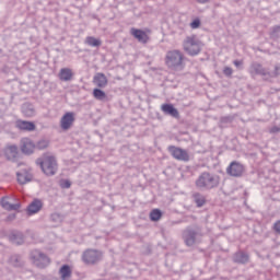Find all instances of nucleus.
Segmentation results:
<instances>
[{
	"mask_svg": "<svg viewBox=\"0 0 280 280\" xmlns=\"http://www.w3.org/2000/svg\"><path fill=\"white\" fill-rule=\"evenodd\" d=\"M162 112L164 115H170L171 117H178V109L174 107L172 104H163L162 105Z\"/></svg>",
	"mask_w": 280,
	"mask_h": 280,
	"instance_id": "obj_23",
	"label": "nucleus"
},
{
	"mask_svg": "<svg viewBox=\"0 0 280 280\" xmlns=\"http://www.w3.org/2000/svg\"><path fill=\"white\" fill-rule=\"evenodd\" d=\"M198 234H199L198 230L187 228L183 232V238H184L186 246H194V244H196V237H198Z\"/></svg>",
	"mask_w": 280,
	"mask_h": 280,
	"instance_id": "obj_10",
	"label": "nucleus"
},
{
	"mask_svg": "<svg viewBox=\"0 0 280 280\" xmlns=\"http://www.w3.org/2000/svg\"><path fill=\"white\" fill-rule=\"evenodd\" d=\"M192 198H194L195 205H197V207H199V208L205 207V205L207 202V198H205L202 194L195 192L192 195Z\"/></svg>",
	"mask_w": 280,
	"mask_h": 280,
	"instance_id": "obj_27",
	"label": "nucleus"
},
{
	"mask_svg": "<svg viewBox=\"0 0 280 280\" xmlns=\"http://www.w3.org/2000/svg\"><path fill=\"white\" fill-rule=\"evenodd\" d=\"M4 155L8 161H14L19 156V147L16 144H7L4 148Z\"/></svg>",
	"mask_w": 280,
	"mask_h": 280,
	"instance_id": "obj_14",
	"label": "nucleus"
},
{
	"mask_svg": "<svg viewBox=\"0 0 280 280\" xmlns=\"http://www.w3.org/2000/svg\"><path fill=\"white\" fill-rule=\"evenodd\" d=\"M8 237L9 242H11V244H15L16 246L25 244V235L23 232L12 231Z\"/></svg>",
	"mask_w": 280,
	"mask_h": 280,
	"instance_id": "obj_12",
	"label": "nucleus"
},
{
	"mask_svg": "<svg viewBox=\"0 0 280 280\" xmlns=\"http://www.w3.org/2000/svg\"><path fill=\"white\" fill-rule=\"evenodd\" d=\"M36 163L46 176H56L58 174V160H56V156L46 153L37 159Z\"/></svg>",
	"mask_w": 280,
	"mask_h": 280,
	"instance_id": "obj_2",
	"label": "nucleus"
},
{
	"mask_svg": "<svg viewBox=\"0 0 280 280\" xmlns=\"http://www.w3.org/2000/svg\"><path fill=\"white\" fill-rule=\"evenodd\" d=\"M93 83L97 85L98 89H106V86H108V79L106 74L100 72L94 75Z\"/></svg>",
	"mask_w": 280,
	"mask_h": 280,
	"instance_id": "obj_19",
	"label": "nucleus"
},
{
	"mask_svg": "<svg viewBox=\"0 0 280 280\" xmlns=\"http://www.w3.org/2000/svg\"><path fill=\"white\" fill-rule=\"evenodd\" d=\"M10 266L13 268H21L23 267V258L19 254H14L9 258Z\"/></svg>",
	"mask_w": 280,
	"mask_h": 280,
	"instance_id": "obj_25",
	"label": "nucleus"
},
{
	"mask_svg": "<svg viewBox=\"0 0 280 280\" xmlns=\"http://www.w3.org/2000/svg\"><path fill=\"white\" fill-rule=\"evenodd\" d=\"M59 275L61 280L71 279V267H69V265L61 266L59 269Z\"/></svg>",
	"mask_w": 280,
	"mask_h": 280,
	"instance_id": "obj_26",
	"label": "nucleus"
},
{
	"mask_svg": "<svg viewBox=\"0 0 280 280\" xmlns=\"http://www.w3.org/2000/svg\"><path fill=\"white\" fill-rule=\"evenodd\" d=\"M223 73H224V75H226V78H231V77L233 75V68H231V67H225V68L223 69Z\"/></svg>",
	"mask_w": 280,
	"mask_h": 280,
	"instance_id": "obj_33",
	"label": "nucleus"
},
{
	"mask_svg": "<svg viewBox=\"0 0 280 280\" xmlns=\"http://www.w3.org/2000/svg\"><path fill=\"white\" fill-rule=\"evenodd\" d=\"M16 177H18V183H20V185H27V183H32V173H30V171L27 170H22L20 172L16 173Z\"/></svg>",
	"mask_w": 280,
	"mask_h": 280,
	"instance_id": "obj_18",
	"label": "nucleus"
},
{
	"mask_svg": "<svg viewBox=\"0 0 280 280\" xmlns=\"http://www.w3.org/2000/svg\"><path fill=\"white\" fill-rule=\"evenodd\" d=\"M185 55L180 50H168L166 52L165 62L168 69H183Z\"/></svg>",
	"mask_w": 280,
	"mask_h": 280,
	"instance_id": "obj_3",
	"label": "nucleus"
},
{
	"mask_svg": "<svg viewBox=\"0 0 280 280\" xmlns=\"http://www.w3.org/2000/svg\"><path fill=\"white\" fill-rule=\"evenodd\" d=\"M279 32H280V26H275L272 28V36H275V34H279Z\"/></svg>",
	"mask_w": 280,
	"mask_h": 280,
	"instance_id": "obj_38",
	"label": "nucleus"
},
{
	"mask_svg": "<svg viewBox=\"0 0 280 280\" xmlns=\"http://www.w3.org/2000/svg\"><path fill=\"white\" fill-rule=\"evenodd\" d=\"M250 259V256L246 252H236L233 255V261L234 264H248V260Z\"/></svg>",
	"mask_w": 280,
	"mask_h": 280,
	"instance_id": "obj_21",
	"label": "nucleus"
},
{
	"mask_svg": "<svg viewBox=\"0 0 280 280\" xmlns=\"http://www.w3.org/2000/svg\"><path fill=\"white\" fill-rule=\"evenodd\" d=\"M184 51L189 56H198L201 51L200 40L196 36H188L184 40Z\"/></svg>",
	"mask_w": 280,
	"mask_h": 280,
	"instance_id": "obj_5",
	"label": "nucleus"
},
{
	"mask_svg": "<svg viewBox=\"0 0 280 280\" xmlns=\"http://www.w3.org/2000/svg\"><path fill=\"white\" fill-rule=\"evenodd\" d=\"M82 259L84 264L93 266L98 261H102V252L96 249H88L82 254Z\"/></svg>",
	"mask_w": 280,
	"mask_h": 280,
	"instance_id": "obj_6",
	"label": "nucleus"
},
{
	"mask_svg": "<svg viewBox=\"0 0 280 280\" xmlns=\"http://www.w3.org/2000/svg\"><path fill=\"white\" fill-rule=\"evenodd\" d=\"M220 175L205 171L195 180V186L200 191H211L220 187Z\"/></svg>",
	"mask_w": 280,
	"mask_h": 280,
	"instance_id": "obj_1",
	"label": "nucleus"
},
{
	"mask_svg": "<svg viewBox=\"0 0 280 280\" xmlns=\"http://www.w3.org/2000/svg\"><path fill=\"white\" fill-rule=\"evenodd\" d=\"M244 172H246L244 164L237 161L232 162L226 168V174L229 176H232L233 178L242 177L244 175Z\"/></svg>",
	"mask_w": 280,
	"mask_h": 280,
	"instance_id": "obj_7",
	"label": "nucleus"
},
{
	"mask_svg": "<svg viewBox=\"0 0 280 280\" xmlns=\"http://www.w3.org/2000/svg\"><path fill=\"white\" fill-rule=\"evenodd\" d=\"M30 259L36 268H47L49 264H51V259H49V256L47 254L43 253L39 249H33L30 253Z\"/></svg>",
	"mask_w": 280,
	"mask_h": 280,
	"instance_id": "obj_4",
	"label": "nucleus"
},
{
	"mask_svg": "<svg viewBox=\"0 0 280 280\" xmlns=\"http://www.w3.org/2000/svg\"><path fill=\"white\" fill-rule=\"evenodd\" d=\"M272 229L275 231V233H277L278 235H280V220L276 221L272 225Z\"/></svg>",
	"mask_w": 280,
	"mask_h": 280,
	"instance_id": "obj_34",
	"label": "nucleus"
},
{
	"mask_svg": "<svg viewBox=\"0 0 280 280\" xmlns=\"http://www.w3.org/2000/svg\"><path fill=\"white\" fill-rule=\"evenodd\" d=\"M0 205L5 211H19L21 209V202L11 203L8 197H2Z\"/></svg>",
	"mask_w": 280,
	"mask_h": 280,
	"instance_id": "obj_15",
	"label": "nucleus"
},
{
	"mask_svg": "<svg viewBox=\"0 0 280 280\" xmlns=\"http://www.w3.org/2000/svg\"><path fill=\"white\" fill-rule=\"evenodd\" d=\"M233 65H234V67H242V61H240V60H234V61H233Z\"/></svg>",
	"mask_w": 280,
	"mask_h": 280,
	"instance_id": "obj_40",
	"label": "nucleus"
},
{
	"mask_svg": "<svg viewBox=\"0 0 280 280\" xmlns=\"http://www.w3.org/2000/svg\"><path fill=\"white\" fill-rule=\"evenodd\" d=\"M14 220H16V214H14V213L9 214V215L7 217V222H12V221H14Z\"/></svg>",
	"mask_w": 280,
	"mask_h": 280,
	"instance_id": "obj_36",
	"label": "nucleus"
},
{
	"mask_svg": "<svg viewBox=\"0 0 280 280\" xmlns=\"http://www.w3.org/2000/svg\"><path fill=\"white\" fill-rule=\"evenodd\" d=\"M35 148H37V150H46V148H49V140H46V139L39 140L35 144Z\"/></svg>",
	"mask_w": 280,
	"mask_h": 280,
	"instance_id": "obj_31",
	"label": "nucleus"
},
{
	"mask_svg": "<svg viewBox=\"0 0 280 280\" xmlns=\"http://www.w3.org/2000/svg\"><path fill=\"white\" fill-rule=\"evenodd\" d=\"M62 187H63L65 189H69V187H71V182L65 180L63 184H62Z\"/></svg>",
	"mask_w": 280,
	"mask_h": 280,
	"instance_id": "obj_37",
	"label": "nucleus"
},
{
	"mask_svg": "<svg viewBox=\"0 0 280 280\" xmlns=\"http://www.w3.org/2000/svg\"><path fill=\"white\" fill-rule=\"evenodd\" d=\"M167 150L173 159H176V161H184V163H187L189 161V153L187 152V150L174 145H170Z\"/></svg>",
	"mask_w": 280,
	"mask_h": 280,
	"instance_id": "obj_8",
	"label": "nucleus"
},
{
	"mask_svg": "<svg viewBox=\"0 0 280 280\" xmlns=\"http://www.w3.org/2000/svg\"><path fill=\"white\" fill-rule=\"evenodd\" d=\"M196 1H197V3H202V4H205V3H209L210 0H196Z\"/></svg>",
	"mask_w": 280,
	"mask_h": 280,
	"instance_id": "obj_41",
	"label": "nucleus"
},
{
	"mask_svg": "<svg viewBox=\"0 0 280 280\" xmlns=\"http://www.w3.org/2000/svg\"><path fill=\"white\" fill-rule=\"evenodd\" d=\"M190 27H191V30H198V27H200V19H195V20L190 23Z\"/></svg>",
	"mask_w": 280,
	"mask_h": 280,
	"instance_id": "obj_32",
	"label": "nucleus"
},
{
	"mask_svg": "<svg viewBox=\"0 0 280 280\" xmlns=\"http://www.w3.org/2000/svg\"><path fill=\"white\" fill-rule=\"evenodd\" d=\"M75 121V114L73 112H67L60 119L61 130H69Z\"/></svg>",
	"mask_w": 280,
	"mask_h": 280,
	"instance_id": "obj_11",
	"label": "nucleus"
},
{
	"mask_svg": "<svg viewBox=\"0 0 280 280\" xmlns=\"http://www.w3.org/2000/svg\"><path fill=\"white\" fill-rule=\"evenodd\" d=\"M22 113L24 117H34V115H36V109L31 103H24L22 105Z\"/></svg>",
	"mask_w": 280,
	"mask_h": 280,
	"instance_id": "obj_24",
	"label": "nucleus"
},
{
	"mask_svg": "<svg viewBox=\"0 0 280 280\" xmlns=\"http://www.w3.org/2000/svg\"><path fill=\"white\" fill-rule=\"evenodd\" d=\"M73 70L70 68H61L58 78L61 82H71L73 80Z\"/></svg>",
	"mask_w": 280,
	"mask_h": 280,
	"instance_id": "obj_20",
	"label": "nucleus"
},
{
	"mask_svg": "<svg viewBox=\"0 0 280 280\" xmlns=\"http://www.w3.org/2000/svg\"><path fill=\"white\" fill-rule=\"evenodd\" d=\"M275 73L276 75H280V65L275 67Z\"/></svg>",
	"mask_w": 280,
	"mask_h": 280,
	"instance_id": "obj_39",
	"label": "nucleus"
},
{
	"mask_svg": "<svg viewBox=\"0 0 280 280\" xmlns=\"http://www.w3.org/2000/svg\"><path fill=\"white\" fill-rule=\"evenodd\" d=\"M43 209V200L40 199H34L28 206H27V215H35V213H38Z\"/></svg>",
	"mask_w": 280,
	"mask_h": 280,
	"instance_id": "obj_16",
	"label": "nucleus"
},
{
	"mask_svg": "<svg viewBox=\"0 0 280 280\" xmlns=\"http://www.w3.org/2000/svg\"><path fill=\"white\" fill-rule=\"evenodd\" d=\"M93 97H95L98 102H104V100H106V92L102 91L101 89H94Z\"/></svg>",
	"mask_w": 280,
	"mask_h": 280,
	"instance_id": "obj_29",
	"label": "nucleus"
},
{
	"mask_svg": "<svg viewBox=\"0 0 280 280\" xmlns=\"http://www.w3.org/2000/svg\"><path fill=\"white\" fill-rule=\"evenodd\" d=\"M130 33L137 38L139 43H148V33L139 28H131Z\"/></svg>",
	"mask_w": 280,
	"mask_h": 280,
	"instance_id": "obj_22",
	"label": "nucleus"
},
{
	"mask_svg": "<svg viewBox=\"0 0 280 280\" xmlns=\"http://www.w3.org/2000/svg\"><path fill=\"white\" fill-rule=\"evenodd\" d=\"M250 75H268V70L259 62H253L249 67Z\"/></svg>",
	"mask_w": 280,
	"mask_h": 280,
	"instance_id": "obj_17",
	"label": "nucleus"
},
{
	"mask_svg": "<svg viewBox=\"0 0 280 280\" xmlns=\"http://www.w3.org/2000/svg\"><path fill=\"white\" fill-rule=\"evenodd\" d=\"M85 43H86V45H89V47H101L102 46V40H100L93 36L86 37Z\"/></svg>",
	"mask_w": 280,
	"mask_h": 280,
	"instance_id": "obj_28",
	"label": "nucleus"
},
{
	"mask_svg": "<svg viewBox=\"0 0 280 280\" xmlns=\"http://www.w3.org/2000/svg\"><path fill=\"white\" fill-rule=\"evenodd\" d=\"M269 132H270L271 135H277V132H280V128L277 127V126H275V127H272V128L269 130Z\"/></svg>",
	"mask_w": 280,
	"mask_h": 280,
	"instance_id": "obj_35",
	"label": "nucleus"
},
{
	"mask_svg": "<svg viewBox=\"0 0 280 280\" xmlns=\"http://www.w3.org/2000/svg\"><path fill=\"white\" fill-rule=\"evenodd\" d=\"M20 148L22 154H26V156H30V154H34V150H36V144L30 138H22Z\"/></svg>",
	"mask_w": 280,
	"mask_h": 280,
	"instance_id": "obj_9",
	"label": "nucleus"
},
{
	"mask_svg": "<svg viewBox=\"0 0 280 280\" xmlns=\"http://www.w3.org/2000/svg\"><path fill=\"white\" fill-rule=\"evenodd\" d=\"M15 128H18V130H24L25 132H32L36 130V125L27 120H16Z\"/></svg>",
	"mask_w": 280,
	"mask_h": 280,
	"instance_id": "obj_13",
	"label": "nucleus"
},
{
	"mask_svg": "<svg viewBox=\"0 0 280 280\" xmlns=\"http://www.w3.org/2000/svg\"><path fill=\"white\" fill-rule=\"evenodd\" d=\"M161 215H163V213L161 212V210L159 209H153L151 212H150V220L152 222H159V220H161Z\"/></svg>",
	"mask_w": 280,
	"mask_h": 280,
	"instance_id": "obj_30",
	"label": "nucleus"
}]
</instances>
